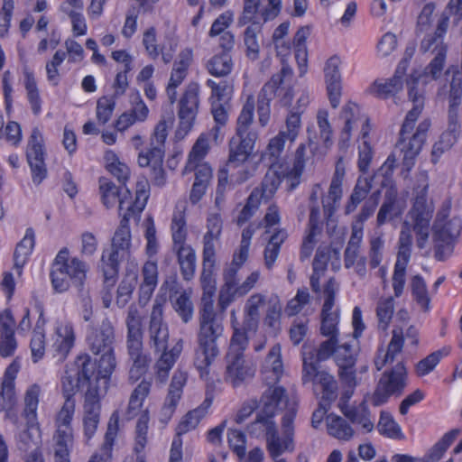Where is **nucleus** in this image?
I'll list each match as a JSON object with an SVG mask.
<instances>
[{"label": "nucleus", "instance_id": "obj_24", "mask_svg": "<svg viewBox=\"0 0 462 462\" xmlns=\"http://www.w3.org/2000/svg\"><path fill=\"white\" fill-rule=\"evenodd\" d=\"M245 346L233 341L231 337V347L226 355V372L229 375H253L255 372L254 364L245 358Z\"/></svg>", "mask_w": 462, "mask_h": 462}, {"label": "nucleus", "instance_id": "obj_11", "mask_svg": "<svg viewBox=\"0 0 462 462\" xmlns=\"http://www.w3.org/2000/svg\"><path fill=\"white\" fill-rule=\"evenodd\" d=\"M90 389L85 391L84 435L90 439L97 431L100 419V399L106 393L110 377H92Z\"/></svg>", "mask_w": 462, "mask_h": 462}, {"label": "nucleus", "instance_id": "obj_49", "mask_svg": "<svg viewBox=\"0 0 462 462\" xmlns=\"http://www.w3.org/2000/svg\"><path fill=\"white\" fill-rule=\"evenodd\" d=\"M208 149V140L202 136L199 137L189 153L182 174H188L193 171L194 168H196V164H202V161L207 155Z\"/></svg>", "mask_w": 462, "mask_h": 462}, {"label": "nucleus", "instance_id": "obj_42", "mask_svg": "<svg viewBox=\"0 0 462 462\" xmlns=\"http://www.w3.org/2000/svg\"><path fill=\"white\" fill-rule=\"evenodd\" d=\"M317 147V143L311 140H310L307 144L301 143L299 145L295 152V157L293 166L291 169V174L294 175L295 177L301 176L305 165L308 162H312L314 152Z\"/></svg>", "mask_w": 462, "mask_h": 462}, {"label": "nucleus", "instance_id": "obj_41", "mask_svg": "<svg viewBox=\"0 0 462 462\" xmlns=\"http://www.w3.org/2000/svg\"><path fill=\"white\" fill-rule=\"evenodd\" d=\"M240 268L230 265L229 268L224 272L225 284L219 293V305L225 309L234 300V291L238 286L237 284V273Z\"/></svg>", "mask_w": 462, "mask_h": 462}, {"label": "nucleus", "instance_id": "obj_54", "mask_svg": "<svg viewBox=\"0 0 462 462\" xmlns=\"http://www.w3.org/2000/svg\"><path fill=\"white\" fill-rule=\"evenodd\" d=\"M377 428L379 432L386 437L396 439L403 437L401 427L393 420V416L386 411H381Z\"/></svg>", "mask_w": 462, "mask_h": 462}, {"label": "nucleus", "instance_id": "obj_17", "mask_svg": "<svg viewBox=\"0 0 462 462\" xmlns=\"http://www.w3.org/2000/svg\"><path fill=\"white\" fill-rule=\"evenodd\" d=\"M87 344L94 355L114 348L116 330L113 322L105 318L97 326H90L87 334Z\"/></svg>", "mask_w": 462, "mask_h": 462}, {"label": "nucleus", "instance_id": "obj_61", "mask_svg": "<svg viewBox=\"0 0 462 462\" xmlns=\"http://www.w3.org/2000/svg\"><path fill=\"white\" fill-rule=\"evenodd\" d=\"M173 308L184 323H188L193 317V303L186 291L180 293L173 303Z\"/></svg>", "mask_w": 462, "mask_h": 462}, {"label": "nucleus", "instance_id": "obj_51", "mask_svg": "<svg viewBox=\"0 0 462 462\" xmlns=\"http://www.w3.org/2000/svg\"><path fill=\"white\" fill-rule=\"evenodd\" d=\"M397 189L391 185L386 189L384 200L377 214V225L382 226L393 218L395 203L397 200Z\"/></svg>", "mask_w": 462, "mask_h": 462}, {"label": "nucleus", "instance_id": "obj_19", "mask_svg": "<svg viewBox=\"0 0 462 462\" xmlns=\"http://www.w3.org/2000/svg\"><path fill=\"white\" fill-rule=\"evenodd\" d=\"M258 134L254 131L246 134H236L229 141V155L226 166L237 168L247 161L254 151Z\"/></svg>", "mask_w": 462, "mask_h": 462}, {"label": "nucleus", "instance_id": "obj_25", "mask_svg": "<svg viewBox=\"0 0 462 462\" xmlns=\"http://www.w3.org/2000/svg\"><path fill=\"white\" fill-rule=\"evenodd\" d=\"M341 116L345 120V126L340 134L339 143L343 145L349 141L351 131L357 121H362L361 134L365 138L369 134V119L361 116L359 106L353 102H348L342 109Z\"/></svg>", "mask_w": 462, "mask_h": 462}, {"label": "nucleus", "instance_id": "obj_43", "mask_svg": "<svg viewBox=\"0 0 462 462\" xmlns=\"http://www.w3.org/2000/svg\"><path fill=\"white\" fill-rule=\"evenodd\" d=\"M35 245L34 230L28 227L23 238L17 244L14 253V267L21 269L26 263Z\"/></svg>", "mask_w": 462, "mask_h": 462}, {"label": "nucleus", "instance_id": "obj_9", "mask_svg": "<svg viewBox=\"0 0 462 462\" xmlns=\"http://www.w3.org/2000/svg\"><path fill=\"white\" fill-rule=\"evenodd\" d=\"M248 432L251 436L256 438L264 433L266 448L273 459H276L286 450L292 451L294 448L293 437H291V442L287 441L284 433L281 438L273 417L263 413V411L257 414L255 420L248 426Z\"/></svg>", "mask_w": 462, "mask_h": 462}, {"label": "nucleus", "instance_id": "obj_18", "mask_svg": "<svg viewBox=\"0 0 462 462\" xmlns=\"http://www.w3.org/2000/svg\"><path fill=\"white\" fill-rule=\"evenodd\" d=\"M286 131H281L275 137L270 140L267 146L266 154L269 156L271 165L278 162L287 141L293 143L298 136L300 128V119L299 113H291L286 119Z\"/></svg>", "mask_w": 462, "mask_h": 462}, {"label": "nucleus", "instance_id": "obj_36", "mask_svg": "<svg viewBox=\"0 0 462 462\" xmlns=\"http://www.w3.org/2000/svg\"><path fill=\"white\" fill-rule=\"evenodd\" d=\"M405 72V67L399 64L393 78L385 80L384 82L375 81L373 86V91L380 98H388L394 96L402 89L403 80L402 76Z\"/></svg>", "mask_w": 462, "mask_h": 462}, {"label": "nucleus", "instance_id": "obj_45", "mask_svg": "<svg viewBox=\"0 0 462 462\" xmlns=\"http://www.w3.org/2000/svg\"><path fill=\"white\" fill-rule=\"evenodd\" d=\"M233 66L232 57L226 52L214 55L206 63L208 73L217 78H224L230 74Z\"/></svg>", "mask_w": 462, "mask_h": 462}, {"label": "nucleus", "instance_id": "obj_7", "mask_svg": "<svg viewBox=\"0 0 462 462\" xmlns=\"http://www.w3.org/2000/svg\"><path fill=\"white\" fill-rule=\"evenodd\" d=\"M265 304V296L252 294L245 301L243 320L237 319L235 310L230 311V323L233 329V341L245 346L249 344V334L255 333L259 327L260 308Z\"/></svg>", "mask_w": 462, "mask_h": 462}, {"label": "nucleus", "instance_id": "obj_1", "mask_svg": "<svg viewBox=\"0 0 462 462\" xmlns=\"http://www.w3.org/2000/svg\"><path fill=\"white\" fill-rule=\"evenodd\" d=\"M149 183L146 180L136 182L135 199L134 204L127 208V212L122 215L119 226L116 228L111 241V246L104 250L101 256L100 268L104 276V284L112 288L117 280L120 263L130 254L131 231L129 221L131 217L140 216L146 206L149 198Z\"/></svg>", "mask_w": 462, "mask_h": 462}, {"label": "nucleus", "instance_id": "obj_38", "mask_svg": "<svg viewBox=\"0 0 462 462\" xmlns=\"http://www.w3.org/2000/svg\"><path fill=\"white\" fill-rule=\"evenodd\" d=\"M281 80L277 76L274 79H271L266 82L258 97L257 102V114L259 117V123L262 126H265L270 120V102L273 98V93L277 89L275 87L277 80Z\"/></svg>", "mask_w": 462, "mask_h": 462}, {"label": "nucleus", "instance_id": "obj_30", "mask_svg": "<svg viewBox=\"0 0 462 462\" xmlns=\"http://www.w3.org/2000/svg\"><path fill=\"white\" fill-rule=\"evenodd\" d=\"M338 58L331 57L328 60L324 69L328 95L330 105L333 108H337L338 106L341 97V75L338 70Z\"/></svg>", "mask_w": 462, "mask_h": 462}, {"label": "nucleus", "instance_id": "obj_5", "mask_svg": "<svg viewBox=\"0 0 462 462\" xmlns=\"http://www.w3.org/2000/svg\"><path fill=\"white\" fill-rule=\"evenodd\" d=\"M125 323L127 327V354L129 361L132 363L130 373L144 375L148 372L152 358L143 351L142 321L136 309H129Z\"/></svg>", "mask_w": 462, "mask_h": 462}, {"label": "nucleus", "instance_id": "obj_56", "mask_svg": "<svg viewBox=\"0 0 462 462\" xmlns=\"http://www.w3.org/2000/svg\"><path fill=\"white\" fill-rule=\"evenodd\" d=\"M273 167L274 166L271 165V168L266 172L262 181L261 188H259L260 191L263 194L264 199H270L282 182L280 174L276 170H273Z\"/></svg>", "mask_w": 462, "mask_h": 462}, {"label": "nucleus", "instance_id": "obj_48", "mask_svg": "<svg viewBox=\"0 0 462 462\" xmlns=\"http://www.w3.org/2000/svg\"><path fill=\"white\" fill-rule=\"evenodd\" d=\"M372 179L359 177L356 182L354 189L346 205V214L354 212L357 206L366 199L372 189Z\"/></svg>", "mask_w": 462, "mask_h": 462}, {"label": "nucleus", "instance_id": "obj_14", "mask_svg": "<svg viewBox=\"0 0 462 462\" xmlns=\"http://www.w3.org/2000/svg\"><path fill=\"white\" fill-rule=\"evenodd\" d=\"M313 383L322 390L320 402L331 405L337 397L338 390L341 392L340 404L346 403L358 383L356 377H338V380H335L334 377H313Z\"/></svg>", "mask_w": 462, "mask_h": 462}, {"label": "nucleus", "instance_id": "obj_35", "mask_svg": "<svg viewBox=\"0 0 462 462\" xmlns=\"http://www.w3.org/2000/svg\"><path fill=\"white\" fill-rule=\"evenodd\" d=\"M53 440L54 462H70L69 453L73 446L72 429L57 428Z\"/></svg>", "mask_w": 462, "mask_h": 462}, {"label": "nucleus", "instance_id": "obj_22", "mask_svg": "<svg viewBox=\"0 0 462 462\" xmlns=\"http://www.w3.org/2000/svg\"><path fill=\"white\" fill-rule=\"evenodd\" d=\"M98 184L101 200L106 208L114 207L118 200V212L119 215L122 216L123 210L125 208L127 210V208L134 204V201L131 200V192L128 189H125V193L121 194L119 187L106 177L99 178Z\"/></svg>", "mask_w": 462, "mask_h": 462}, {"label": "nucleus", "instance_id": "obj_15", "mask_svg": "<svg viewBox=\"0 0 462 462\" xmlns=\"http://www.w3.org/2000/svg\"><path fill=\"white\" fill-rule=\"evenodd\" d=\"M339 290V283L334 277H330L324 285V303L321 310L320 333L324 337H337L338 335V314L332 312L336 294Z\"/></svg>", "mask_w": 462, "mask_h": 462}, {"label": "nucleus", "instance_id": "obj_2", "mask_svg": "<svg viewBox=\"0 0 462 462\" xmlns=\"http://www.w3.org/2000/svg\"><path fill=\"white\" fill-rule=\"evenodd\" d=\"M420 77L415 78L411 75L410 79L407 80L408 96L413 106L406 115L400 131V139L396 144V147L403 153L402 167L406 171H410L414 166L416 157L426 141L427 133L430 126L429 120H423L419 124L412 136L406 137V134L413 130L415 122L424 107L423 93L416 87Z\"/></svg>", "mask_w": 462, "mask_h": 462}, {"label": "nucleus", "instance_id": "obj_57", "mask_svg": "<svg viewBox=\"0 0 462 462\" xmlns=\"http://www.w3.org/2000/svg\"><path fill=\"white\" fill-rule=\"evenodd\" d=\"M394 310V300L393 297L380 300L376 308V315L378 318V326L381 329L385 330L393 318Z\"/></svg>", "mask_w": 462, "mask_h": 462}, {"label": "nucleus", "instance_id": "obj_3", "mask_svg": "<svg viewBox=\"0 0 462 462\" xmlns=\"http://www.w3.org/2000/svg\"><path fill=\"white\" fill-rule=\"evenodd\" d=\"M223 221L219 214H210L207 218V232L203 236L202 272L200 282L203 294H214L216 281L213 277L216 265V242L219 241Z\"/></svg>", "mask_w": 462, "mask_h": 462}, {"label": "nucleus", "instance_id": "obj_55", "mask_svg": "<svg viewBox=\"0 0 462 462\" xmlns=\"http://www.w3.org/2000/svg\"><path fill=\"white\" fill-rule=\"evenodd\" d=\"M181 350L182 345L180 342L176 343L170 351H168L167 349L162 350V354L161 355L160 358L158 359L155 365L157 373H169V371L171 369L176 360L178 359Z\"/></svg>", "mask_w": 462, "mask_h": 462}, {"label": "nucleus", "instance_id": "obj_29", "mask_svg": "<svg viewBox=\"0 0 462 462\" xmlns=\"http://www.w3.org/2000/svg\"><path fill=\"white\" fill-rule=\"evenodd\" d=\"M186 377H172L164 403L159 413L160 422L165 426L172 418L177 405L182 396Z\"/></svg>", "mask_w": 462, "mask_h": 462}, {"label": "nucleus", "instance_id": "obj_16", "mask_svg": "<svg viewBox=\"0 0 462 462\" xmlns=\"http://www.w3.org/2000/svg\"><path fill=\"white\" fill-rule=\"evenodd\" d=\"M45 152L43 138L38 128H33L28 142L26 157L32 171V181L39 185L47 177V168L44 162Z\"/></svg>", "mask_w": 462, "mask_h": 462}, {"label": "nucleus", "instance_id": "obj_44", "mask_svg": "<svg viewBox=\"0 0 462 462\" xmlns=\"http://www.w3.org/2000/svg\"><path fill=\"white\" fill-rule=\"evenodd\" d=\"M151 385V379H143L132 393L126 411V416L128 420L134 418L139 413L143 401L150 393Z\"/></svg>", "mask_w": 462, "mask_h": 462}, {"label": "nucleus", "instance_id": "obj_27", "mask_svg": "<svg viewBox=\"0 0 462 462\" xmlns=\"http://www.w3.org/2000/svg\"><path fill=\"white\" fill-rule=\"evenodd\" d=\"M15 327L16 322L9 309L0 313V355L3 357L12 356L17 346Z\"/></svg>", "mask_w": 462, "mask_h": 462}, {"label": "nucleus", "instance_id": "obj_23", "mask_svg": "<svg viewBox=\"0 0 462 462\" xmlns=\"http://www.w3.org/2000/svg\"><path fill=\"white\" fill-rule=\"evenodd\" d=\"M406 385L403 377H380L374 393L369 397L373 406L386 403L392 396H400Z\"/></svg>", "mask_w": 462, "mask_h": 462}, {"label": "nucleus", "instance_id": "obj_60", "mask_svg": "<svg viewBox=\"0 0 462 462\" xmlns=\"http://www.w3.org/2000/svg\"><path fill=\"white\" fill-rule=\"evenodd\" d=\"M137 283V276L131 275L125 277L117 288L116 304L124 308L131 298V295Z\"/></svg>", "mask_w": 462, "mask_h": 462}, {"label": "nucleus", "instance_id": "obj_46", "mask_svg": "<svg viewBox=\"0 0 462 462\" xmlns=\"http://www.w3.org/2000/svg\"><path fill=\"white\" fill-rule=\"evenodd\" d=\"M328 433L339 440H349L354 435V430L347 421L333 413L327 416Z\"/></svg>", "mask_w": 462, "mask_h": 462}, {"label": "nucleus", "instance_id": "obj_28", "mask_svg": "<svg viewBox=\"0 0 462 462\" xmlns=\"http://www.w3.org/2000/svg\"><path fill=\"white\" fill-rule=\"evenodd\" d=\"M448 215L447 210L439 212L432 226L434 239L446 244H449L456 238L462 228V222L459 218L453 217L446 221Z\"/></svg>", "mask_w": 462, "mask_h": 462}, {"label": "nucleus", "instance_id": "obj_63", "mask_svg": "<svg viewBox=\"0 0 462 462\" xmlns=\"http://www.w3.org/2000/svg\"><path fill=\"white\" fill-rule=\"evenodd\" d=\"M207 85L211 88L213 101L227 102L232 92V86L226 80L217 82L214 79H208Z\"/></svg>", "mask_w": 462, "mask_h": 462}, {"label": "nucleus", "instance_id": "obj_58", "mask_svg": "<svg viewBox=\"0 0 462 462\" xmlns=\"http://www.w3.org/2000/svg\"><path fill=\"white\" fill-rule=\"evenodd\" d=\"M148 422L149 413L148 411H144L137 420L135 428V445L134 451L139 454L141 453L147 443V432H148Z\"/></svg>", "mask_w": 462, "mask_h": 462}, {"label": "nucleus", "instance_id": "obj_52", "mask_svg": "<svg viewBox=\"0 0 462 462\" xmlns=\"http://www.w3.org/2000/svg\"><path fill=\"white\" fill-rule=\"evenodd\" d=\"M15 377H4L0 385V411H10L16 403Z\"/></svg>", "mask_w": 462, "mask_h": 462}, {"label": "nucleus", "instance_id": "obj_47", "mask_svg": "<svg viewBox=\"0 0 462 462\" xmlns=\"http://www.w3.org/2000/svg\"><path fill=\"white\" fill-rule=\"evenodd\" d=\"M262 32V25L250 24L243 33L244 44L245 46V56L251 60H256L260 56V43L258 35Z\"/></svg>", "mask_w": 462, "mask_h": 462}, {"label": "nucleus", "instance_id": "obj_13", "mask_svg": "<svg viewBox=\"0 0 462 462\" xmlns=\"http://www.w3.org/2000/svg\"><path fill=\"white\" fill-rule=\"evenodd\" d=\"M328 337V339L323 341L318 349L303 346V370L306 375H329L323 368L322 363L337 351L338 340L337 337Z\"/></svg>", "mask_w": 462, "mask_h": 462}, {"label": "nucleus", "instance_id": "obj_8", "mask_svg": "<svg viewBox=\"0 0 462 462\" xmlns=\"http://www.w3.org/2000/svg\"><path fill=\"white\" fill-rule=\"evenodd\" d=\"M40 387L36 384L30 387L24 397L23 416L26 420L27 428L17 436V448L23 451L39 450L41 443L40 430L37 424V408L39 403Z\"/></svg>", "mask_w": 462, "mask_h": 462}, {"label": "nucleus", "instance_id": "obj_6", "mask_svg": "<svg viewBox=\"0 0 462 462\" xmlns=\"http://www.w3.org/2000/svg\"><path fill=\"white\" fill-rule=\"evenodd\" d=\"M428 183L418 185L415 189L413 205L408 212L411 227L416 234V243L420 249H423L430 236V224L434 212V206L428 202Z\"/></svg>", "mask_w": 462, "mask_h": 462}, {"label": "nucleus", "instance_id": "obj_33", "mask_svg": "<svg viewBox=\"0 0 462 462\" xmlns=\"http://www.w3.org/2000/svg\"><path fill=\"white\" fill-rule=\"evenodd\" d=\"M164 152L155 149L154 152H141L138 156V164L141 167H151L152 180L156 186L165 183V171L162 168Z\"/></svg>", "mask_w": 462, "mask_h": 462}, {"label": "nucleus", "instance_id": "obj_62", "mask_svg": "<svg viewBox=\"0 0 462 462\" xmlns=\"http://www.w3.org/2000/svg\"><path fill=\"white\" fill-rule=\"evenodd\" d=\"M447 51L448 48H440V52L436 53L432 60L424 69V76H430L434 80L441 76L446 62Z\"/></svg>", "mask_w": 462, "mask_h": 462}, {"label": "nucleus", "instance_id": "obj_32", "mask_svg": "<svg viewBox=\"0 0 462 462\" xmlns=\"http://www.w3.org/2000/svg\"><path fill=\"white\" fill-rule=\"evenodd\" d=\"M210 383L207 382V395L203 402L196 409L189 411L180 421L176 428V435L181 436L194 430L199 423L200 420L205 417L208 408L212 404L213 396L209 393Z\"/></svg>", "mask_w": 462, "mask_h": 462}, {"label": "nucleus", "instance_id": "obj_12", "mask_svg": "<svg viewBox=\"0 0 462 462\" xmlns=\"http://www.w3.org/2000/svg\"><path fill=\"white\" fill-rule=\"evenodd\" d=\"M92 383V377H64L62 390L65 402L57 416V428L72 429L70 423L75 412V401L72 397L78 392L89 390Z\"/></svg>", "mask_w": 462, "mask_h": 462}, {"label": "nucleus", "instance_id": "obj_31", "mask_svg": "<svg viewBox=\"0 0 462 462\" xmlns=\"http://www.w3.org/2000/svg\"><path fill=\"white\" fill-rule=\"evenodd\" d=\"M73 269L71 273V281L78 286L82 287L84 280L86 279V273L88 270L87 264L78 258L69 259V250L62 248L57 254L52 269Z\"/></svg>", "mask_w": 462, "mask_h": 462}, {"label": "nucleus", "instance_id": "obj_39", "mask_svg": "<svg viewBox=\"0 0 462 462\" xmlns=\"http://www.w3.org/2000/svg\"><path fill=\"white\" fill-rule=\"evenodd\" d=\"M57 334L60 339H57L53 345L54 351L56 352L54 356L58 360L62 361L67 357L74 346L75 333L72 324L69 322L65 323L57 328Z\"/></svg>", "mask_w": 462, "mask_h": 462}, {"label": "nucleus", "instance_id": "obj_50", "mask_svg": "<svg viewBox=\"0 0 462 462\" xmlns=\"http://www.w3.org/2000/svg\"><path fill=\"white\" fill-rule=\"evenodd\" d=\"M23 75L25 78L24 87L27 92V98L31 105L32 113L37 116L42 111V99L34 75L27 68H24Z\"/></svg>", "mask_w": 462, "mask_h": 462}, {"label": "nucleus", "instance_id": "obj_21", "mask_svg": "<svg viewBox=\"0 0 462 462\" xmlns=\"http://www.w3.org/2000/svg\"><path fill=\"white\" fill-rule=\"evenodd\" d=\"M199 85L190 83L180 100V130L187 134L193 124L199 107Z\"/></svg>", "mask_w": 462, "mask_h": 462}, {"label": "nucleus", "instance_id": "obj_34", "mask_svg": "<svg viewBox=\"0 0 462 462\" xmlns=\"http://www.w3.org/2000/svg\"><path fill=\"white\" fill-rule=\"evenodd\" d=\"M279 77L281 80H277V89L273 93L274 97H280V102L282 106H290L293 97V91L291 86V80L293 76V71L291 68L282 60V66L280 72L273 74L271 79H274L275 77Z\"/></svg>", "mask_w": 462, "mask_h": 462}, {"label": "nucleus", "instance_id": "obj_4", "mask_svg": "<svg viewBox=\"0 0 462 462\" xmlns=\"http://www.w3.org/2000/svg\"><path fill=\"white\" fill-rule=\"evenodd\" d=\"M261 401L263 403V412L274 417L276 410L284 411L282 418V432L287 441L294 437V420L297 414L298 403L294 398H290L285 388L280 385L270 386L263 393Z\"/></svg>", "mask_w": 462, "mask_h": 462}, {"label": "nucleus", "instance_id": "obj_37", "mask_svg": "<svg viewBox=\"0 0 462 462\" xmlns=\"http://www.w3.org/2000/svg\"><path fill=\"white\" fill-rule=\"evenodd\" d=\"M343 414L351 422L361 425L365 432H370L374 429V421L371 419L369 408L366 400L363 401L357 407H347L346 403L339 404Z\"/></svg>", "mask_w": 462, "mask_h": 462}, {"label": "nucleus", "instance_id": "obj_26", "mask_svg": "<svg viewBox=\"0 0 462 462\" xmlns=\"http://www.w3.org/2000/svg\"><path fill=\"white\" fill-rule=\"evenodd\" d=\"M224 326L222 320L199 322L198 344L200 349L213 354L219 353L218 341L222 338Z\"/></svg>", "mask_w": 462, "mask_h": 462}, {"label": "nucleus", "instance_id": "obj_64", "mask_svg": "<svg viewBox=\"0 0 462 462\" xmlns=\"http://www.w3.org/2000/svg\"><path fill=\"white\" fill-rule=\"evenodd\" d=\"M227 439L230 448L239 457L245 456L246 439L244 432L238 430L230 429L227 433Z\"/></svg>", "mask_w": 462, "mask_h": 462}, {"label": "nucleus", "instance_id": "obj_10", "mask_svg": "<svg viewBox=\"0 0 462 462\" xmlns=\"http://www.w3.org/2000/svg\"><path fill=\"white\" fill-rule=\"evenodd\" d=\"M171 232L181 275L184 280L189 281L195 274L196 254L189 245H185L187 236L186 221L184 214L180 211L173 214Z\"/></svg>", "mask_w": 462, "mask_h": 462}, {"label": "nucleus", "instance_id": "obj_40", "mask_svg": "<svg viewBox=\"0 0 462 462\" xmlns=\"http://www.w3.org/2000/svg\"><path fill=\"white\" fill-rule=\"evenodd\" d=\"M356 356L351 346L347 343L338 347L335 356V362L338 367V375H355L357 372L355 368Z\"/></svg>", "mask_w": 462, "mask_h": 462}, {"label": "nucleus", "instance_id": "obj_53", "mask_svg": "<svg viewBox=\"0 0 462 462\" xmlns=\"http://www.w3.org/2000/svg\"><path fill=\"white\" fill-rule=\"evenodd\" d=\"M411 289L413 299L423 311L430 310V298L428 294L427 285L420 275H414L411 280Z\"/></svg>", "mask_w": 462, "mask_h": 462}, {"label": "nucleus", "instance_id": "obj_59", "mask_svg": "<svg viewBox=\"0 0 462 462\" xmlns=\"http://www.w3.org/2000/svg\"><path fill=\"white\" fill-rule=\"evenodd\" d=\"M453 78L450 82L448 108L458 109L462 98V76L458 69H452Z\"/></svg>", "mask_w": 462, "mask_h": 462}, {"label": "nucleus", "instance_id": "obj_20", "mask_svg": "<svg viewBox=\"0 0 462 462\" xmlns=\"http://www.w3.org/2000/svg\"><path fill=\"white\" fill-rule=\"evenodd\" d=\"M149 337L156 351L168 348V325L163 321V305L158 300H155L150 316Z\"/></svg>", "mask_w": 462, "mask_h": 462}]
</instances>
